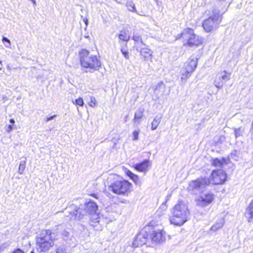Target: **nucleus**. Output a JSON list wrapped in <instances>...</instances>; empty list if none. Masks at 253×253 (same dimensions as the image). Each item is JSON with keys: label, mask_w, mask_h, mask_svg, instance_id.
<instances>
[{"label": "nucleus", "mask_w": 253, "mask_h": 253, "mask_svg": "<svg viewBox=\"0 0 253 253\" xmlns=\"http://www.w3.org/2000/svg\"><path fill=\"white\" fill-rule=\"evenodd\" d=\"M56 253H66L65 248L60 247L57 248Z\"/></svg>", "instance_id": "obj_34"}, {"label": "nucleus", "mask_w": 253, "mask_h": 253, "mask_svg": "<svg viewBox=\"0 0 253 253\" xmlns=\"http://www.w3.org/2000/svg\"><path fill=\"white\" fill-rule=\"evenodd\" d=\"M211 164L214 167H219V169L221 168V161L218 158L212 159Z\"/></svg>", "instance_id": "obj_22"}, {"label": "nucleus", "mask_w": 253, "mask_h": 253, "mask_svg": "<svg viewBox=\"0 0 253 253\" xmlns=\"http://www.w3.org/2000/svg\"><path fill=\"white\" fill-rule=\"evenodd\" d=\"M9 122L12 124L13 125L15 123V121L13 119H10L9 120Z\"/></svg>", "instance_id": "obj_44"}, {"label": "nucleus", "mask_w": 253, "mask_h": 253, "mask_svg": "<svg viewBox=\"0 0 253 253\" xmlns=\"http://www.w3.org/2000/svg\"><path fill=\"white\" fill-rule=\"evenodd\" d=\"M215 18L210 17L203 22V27L206 32H210L211 31L215 26L217 23L215 21L217 19H215Z\"/></svg>", "instance_id": "obj_12"}, {"label": "nucleus", "mask_w": 253, "mask_h": 253, "mask_svg": "<svg viewBox=\"0 0 253 253\" xmlns=\"http://www.w3.org/2000/svg\"><path fill=\"white\" fill-rule=\"evenodd\" d=\"M222 177H224V178L222 179V184L225 182V181L226 180L227 178V174L225 173V171L222 169Z\"/></svg>", "instance_id": "obj_36"}, {"label": "nucleus", "mask_w": 253, "mask_h": 253, "mask_svg": "<svg viewBox=\"0 0 253 253\" xmlns=\"http://www.w3.org/2000/svg\"><path fill=\"white\" fill-rule=\"evenodd\" d=\"M121 51L123 55H124V57L126 59H129V52H128L127 50L124 47L122 46L121 48Z\"/></svg>", "instance_id": "obj_25"}, {"label": "nucleus", "mask_w": 253, "mask_h": 253, "mask_svg": "<svg viewBox=\"0 0 253 253\" xmlns=\"http://www.w3.org/2000/svg\"><path fill=\"white\" fill-rule=\"evenodd\" d=\"M73 103L80 106H83L84 104L83 99L81 97L76 99L74 101H73Z\"/></svg>", "instance_id": "obj_28"}, {"label": "nucleus", "mask_w": 253, "mask_h": 253, "mask_svg": "<svg viewBox=\"0 0 253 253\" xmlns=\"http://www.w3.org/2000/svg\"><path fill=\"white\" fill-rule=\"evenodd\" d=\"M89 215L90 216V219L92 222H99V214L98 213H97V211H96V212H95L94 213H92Z\"/></svg>", "instance_id": "obj_20"}, {"label": "nucleus", "mask_w": 253, "mask_h": 253, "mask_svg": "<svg viewBox=\"0 0 253 253\" xmlns=\"http://www.w3.org/2000/svg\"><path fill=\"white\" fill-rule=\"evenodd\" d=\"M230 73L226 71L222 72V80H228L230 79Z\"/></svg>", "instance_id": "obj_31"}, {"label": "nucleus", "mask_w": 253, "mask_h": 253, "mask_svg": "<svg viewBox=\"0 0 253 253\" xmlns=\"http://www.w3.org/2000/svg\"><path fill=\"white\" fill-rule=\"evenodd\" d=\"M143 116V111L140 109L137 110L134 113V117L133 118V122L134 124H139L140 121H139Z\"/></svg>", "instance_id": "obj_18"}, {"label": "nucleus", "mask_w": 253, "mask_h": 253, "mask_svg": "<svg viewBox=\"0 0 253 253\" xmlns=\"http://www.w3.org/2000/svg\"><path fill=\"white\" fill-rule=\"evenodd\" d=\"M211 183L214 185L221 184V169L213 170L210 179L201 177L191 181L188 189L189 191H201Z\"/></svg>", "instance_id": "obj_2"}, {"label": "nucleus", "mask_w": 253, "mask_h": 253, "mask_svg": "<svg viewBox=\"0 0 253 253\" xmlns=\"http://www.w3.org/2000/svg\"><path fill=\"white\" fill-rule=\"evenodd\" d=\"M67 210L69 213L67 216L71 220H80L84 216L96 212L98 206L95 202L89 200L84 204H81L79 206L72 204L67 208Z\"/></svg>", "instance_id": "obj_1"}, {"label": "nucleus", "mask_w": 253, "mask_h": 253, "mask_svg": "<svg viewBox=\"0 0 253 253\" xmlns=\"http://www.w3.org/2000/svg\"><path fill=\"white\" fill-rule=\"evenodd\" d=\"M69 232H67V231L66 230H64L62 233H61V235L62 236V237L64 238H66V237H68L69 236Z\"/></svg>", "instance_id": "obj_37"}, {"label": "nucleus", "mask_w": 253, "mask_h": 253, "mask_svg": "<svg viewBox=\"0 0 253 253\" xmlns=\"http://www.w3.org/2000/svg\"><path fill=\"white\" fill-rule=\"evenodd\" d=\"M13 129V126L12 125H9L7 127V131L10 132Z\"/></svg>", "instance_id": "obj_41"}, {"label": "nucleus", "mask_w": 253, "mask_h": 253, "mask_svg": "<svg viewBox=\"0 0 253 253\" xmlns=\"http://www.w3.org/2000/svg\"><path fill=\"white\" fill-rule=\"evenodd\" d=\"M30 253H35L34 251H31Z\"/></svg>", "instance_id": "obj_48"}, {"label": "nucleus", "mask_w": 253, "mask_h": 253, "mask_svg": "<svg viewBox=\"0 0 253 253\" xmlns=\"http://www.w3.org/2000/svg\"><path fill=\"white\" fill-rule=\"evenodd\" d=\"M165 85L163 82H159L156 86L154 91V96L156 99L162 97L165 92Z\"/></svg>", "instance_id": "obj_13"}, {"label": "nucleus", "mask_w": 253, "mask_h": 253, "mask_svg": "<svg viewBox=\"0 0 253 253\" xmlns=\"http://www.w3.org/2000/svg\"><path fill=\"white\" fill-rule=\"evenodd\" d=\"M244 132V128L242 127H240L234 129L235 135L236 138L242 136Z\"/></svg>", "instance_id": "obj_21"}, {"label": "nucleus", "mask_w": 253, "mask_h": 253, "mask_svg": "<svg viewBox=\"0 0 253 253\" xmlns=\"http://www.w3.org/2000/svg\"><path fill=\"white\" fill-rule=\"evenodd\" d=\"M0 63L1 64V61L0 60Z\"/></svg>", "instance_id": "obj_50"}, {"label": "nucleus", "mask_w": 253, "mask_h": 253, "mask_svg": "<svg viewBox=\"0 0 253 253\" xmlns=\"http://www.w3.org/2000/svg\"><path fill=\"white\" fill-rule=\"evenodd\" d=\"M56 116V115H54L53 116H51L50 117H47L45 120V122H49V121L50 120H53L55 117Z\"/></svg>", "instance_id": "obj_38"}, {"label": "nucleus", "mask_w": 253, "mask_h": 253, "mask_svg": "<svg viewBox=\"0 0 253 253\" xmlns=\"http://www.w3.org/2000/svg\"><path fill=\"white\" fill-rule=\"evenodd\" d=\"M161 117H158V116L156 117L155 118V119L153 120V122H152L151 129L152 130L156 129L157 128L159 124L161 122Z\"/></svg>", "instance_id": "obj_19"}, {"label": "nucleus", "mask_w": 253, "mask_h": 253, "mask_svg": "<svg viewBox=\"0 0 253 253\" xmlns=\"http://www.w3.org/2000/svg\"><path fill=\"white\" fill-rule=\"evenodd\" d=\"M139 133V130H134L133 132V140H137L138 139V134Z\"/></svg>", "instance_id": "obj_33"}, {"label": "nucleus", "mask_w": 253, "mask_h": 253, "mask_svg": "<svg viewBox=\"0 0 253 253\" xmlns=\"http://www.w3.org/2000/svg\"><path fill=\"white\" fill-rule=\"evenodd\" d=\"M149 234L147 231V228L145 227L141 230L135 237L132 242V247L137 248L146 244L149 242Z\"/></svg>", "instance_id": "obj_11"}, {"label": "nucleus", "mask_w": 253, "mask_h": 253, "mask_svg": "<svg viewBox=\"0 0 253 253\" xmlns=\"http://www.w3.org/2000/svg\"><path fill=\"white\" fill-rule=\"evenodd\" d=\"M198 58L191 56L185 63L181 71V83L184 84L186 80L190 77L191 74L196 69L198 64Z\"/></svg>", "instance_id": "obj_6"}, {"label": "nucleus", "mask_w": 253, "mask_h": 253, "mask_svg": "<svg viewBox=\"0 0 253 253\" xmlns=\"http://www.w3.org/2000/svg\"><path fill=\"white\" fill-rule=\"evenodd\" d=\"M5 247L3 246H0V253L3 252Z\"/></svg>", "instance_id": "obj_42"}, {"label": "nucleus", "mask_w": 253, "mask_h": 253, "mask_svg": "<svg viewBox=\"0 0 253 253\" xmlns=\"http://www.w3.org/2000/svg\"><path fill=\"white\" fill-rule=\"evenodd\" d=\"M127 8L130 11H135V5L132 3H131L127 5Z\"/></svg>", "instance_id": "obj_35"}, {"label": "nucleus", "mask_w": 253, "mask_h": 253, "mask_svg": "<svg viewBox=\"0 0 253 253\" xmlns=\"http://www.w3.org/2000/svg\"><path fill=\"white\" fill-rule=\"evenodd\" d=\"M12 253H24L21 249L18 248L12 252Z\"/></svg>", "instance_id": "obj_39"}, {"label": "nucleus", "mask_w": 253, "mask_h": 253, "mask_svg": "<svg viewBox=\"0 0 253 253\" xmlns=\"http://www.w3.org/2000/svg\"><path fill=\"white\" fill-rule=\"evenodd\" d=\"M147 231L149 234V241L152 243L155 244H161L166 240L165 233L162 230L152 228L150 229L147 228Z\"/></svg>", "instance_id": "obj_9"}, {"label": "nucleus", "mask_w": 253, "mask_h": 253, "mask_svg": "<svg viewBox=\"0 0 253 253\" xmlns=\"http://www.w3.org/2000/svg\"><path fill=\"white\" fill-rule=\"evenodd\" d=\"M181 38L187 41V44L189 46H197L203 42L202 37L194 34L192 29L187 28L183 30L181 33Z\"/></svg>", "instance_id": "obj_7"}, {"label": "nucleus", "mask_w": 253, "mask_h": 253, "mask_svg": "<svg viewBox=\"0 0 253 253\" xmlns=\"http://www.w3.org/2000/svg\"><path fill=\"white\" fill-rule=\"evenodd\" d=\"M221 79V76L218 75L215 78L214 82V84L217 88H220L221 87L220 80Z\"/></svg>", "instance_id": "obj_23"}, {"label": "nucleus", "mask_w": 253, "mask_h": 253, "mask_svg": "<svg viewBox=\"0 0 253 253\" xmlns=\"http://www.w3.org/2000/svg\"><path fill=\"white\" fill-rule=\"evenodd\" d=\"M245 216L248 218L249 222H252L253 220V200L250 203L249 206L246 209Z\"/></svg>", "instance_id": "obj_15"}, {"label": "nucleus", "mask_w": 253, "mask_h": 253, "mask_svg": "<svg viewBox=\"0 0 253 253\" xmlns=\"http://www.w3.org/2000/svg\"><path fill=\"white\" fill-rule=\"evenodd\" d=\"M2 41L3 43H5V47H9L11 45V42H10V40L7 39L6 37H2Z\"/></svg>", "instance_id": "obj_29"}, {"label": "nucleus", "mask_w": 253, "mask_h": 253, "mask_svg": "<svg viewBox=\"0 0 253 253\" xmlns=\"http://www.w3.org/2000/svg\"><path fill=\"white\" fill-rule=\"evenodd\" d=\"M149 160H144L141 163L136 164L135 165V169L139 171H145L149 167Z\"/></svg>", "instance_id": "obj_14"}, {"label": "nucleus", "mask_w": 253, "mask_h": 253, "mask_svg": "<svg viewBox=\"0 0 253 253\" xmlns=\"http://www.w3.org/2000/svg\"><path fill=\"white\" fill-rule=\"evenodd\" d=\"M57 235L51 230H42L36 237L37 249L39 252H46L54 245Z\"/></svg>", "instance_id": "obj_3"}, {"label": "nucleus", "mask_w": 253, "mask_h": 253, "mask_svg": "<svg viewBox=\"0 0 253 253\" xmlns=\"http://www.w3.org/2000/svg\"><path fill=\"white\" fill-rule=\"evenodd\" d=\"M203 189L201 191H192L195 193H200L201 195L196 200L197 205L201 207H205L209 205L213 201V195L210 192H204Z\"/></svg>", "instance_id": "obj_10"}, {"label": "nucleus", "mask_w": 253, "mask_h": 253, "mask_svg": "<svg viewBox=\"0 0 253 253\" xmlns=\"http://www.w3.org/2000/svg\"><path fill=\"white\" fill-rule=\"evenodd\" d=\"M141 55L144 57L145 59L150 57L152 54L151 50L147 47L141 48L140 50Z\"/></svg>", "instance_id": "obj_17"}, {"label": "nucleus", "mask_w": 253, "mask_h": 253, "mask_svg": "<svg viewBox=\"0 0 253 253\" xmlns=\"http://www.w3.org/2000/svg\"><path fill=\"white\" fill-rule=\"evenodd\" d=\"M126 174L128 176H129L130 178L133 177V176L134 175V173H133L131 171L128 170L126 172Z\"/></svg>", "instance_id": "obj_40"}, {"label": "nucleus", "mask_w": 253, "mask_h": 253, "mask_svg": "<svg viewBox=\"0 0 253 253\" xmlns=\"http://www.w3.org/2000/svg\"><path fill=\"white\" fill-rule=\"evenodd\" d=\"M126 45H127V43H125V46H126Z\"/></svg>", "instance_id": "obj_49"}, {"label": "nucleus", "mask_w": 253, "mask_h": 253, "mask_svg": "<svg viewBox=\"0 0 253 253\" xmlns=\"http://www.w3.org/2000/svg\"><path fill=\"white\" fill-rule=\"evenodd\" d=\"M83 20H84V22L85 23L86 26H87V24H88V20H87V19L86 18H85Z\"/></svg>", "instance_id": "obj_43"}, {"label": "nucleus", "mask_w": 253, "mask_h": 253, "mask_svg": "<svg viewBox=\"0 0 253 253\" xmlns=\"http://www.w3.org/2000/svg\"><path fill=\"white\" fill-rule=\"evenodd\" d=\"M132 39L136 42H140L142 44H143V42L141 36L138 34H134Z\"/></svg>", "instance_id": "obj_27"}, {"label": "nucleus", "mask_w": 253, "mask_h": 253, "mask_svg": "<svg viewBox=\"0 0 253 253\" xmlns=\"http://www.w3.org/2000/svg\"><path fill=\"white\" fill-rule=\"evenodd\" d=\"M222 167L223 166V164L224 163H225V159L224 158H222Z\"/></svg>", "instance_id": "obj_45"}, {"label": "nucleus", "mask_w": 253, "mask_h": 253, "mask_svg": "<svg viewBox=\"0 0 253 253\" xmlns=\"http://www.w3.org/2000/svg\"><path fill=\"white\" fill-rule=\"evenodd\" d=\"M80 61L82 67L98 70L101 65L96 55H93L88 50L82 49L79 52Z\"/></svg>", "instance_id": "obj_5"}, {"label": "nucleus", "mask_w": 253, "mask_h": 253, "mask_svg": "<svg viewBox=\"0 0 253 253\" xmlns=\"http://www.w3.org/2000/svg\"><path fill=\"white\" fill-rule=\"evenodd\" d=\"M92 196H93L94 197H95V198H97V197H96V195L95 194H93L92 195Z\"/></svg>", "instance_id": "obj_46"}, {"label": "nucleus", "mask_w": 253, "mask_h": 253, "mask_svg": "<svg viewBox=\"0 0 253 253\" xmlns=\"http://www.w3.org/2000/svg\"><path fill=\"white\" fill-rule=\"evenodd\" d=\"M131 184L125 180H116L109 186L110 190L118 195H125L130 191Z\"/></svg>", "instance_id": "obj_8"}, {"label": "nucleus", "mask_w": 253, "mask_h": 253, "mask_svg": "<svg viewBox=\"0 0 253 253\" xmlns=\"http://www.w3.org/2000/svg\"><path fill=\"white\" fill-rule=\"evenodd\" d=\"M118 36L120 40L119 43H120L121 41L127 42L129 40L130 38L128 31L126 30H122L118 35Z\"/></svg>", "instance_id": "obj_16"}, {"label": "nucleus", "mask_w": 253, "mask_h": 253, "mask_svg": "<svg viewBox=\"0 0 253 253\" xmlns=\"http://www.w3.org/2000/svg\"><path fill=\"white\" fill-rule=\"evenodd\" d=\"M221 227V225L220 223H217L213 225L211 227V230L213 231H216V230L219 229Z\"/></svg>", "instance_id": "obj_32"}, {"label": "nucleus", "mask_w": 253, "mask_h": 253, "mask_svg": "<svg viewBox=\"0 0 253 253\" xmlns=\"http://www.w3.org/2000/svg\"><path fill=\"white\" fill-rule=\"evenodd\" d=\"M26 165V161H21L20 163L19 169H18V173L20 174H22L25 170Z\"/></svg>", "instance_id": "obj_24"}, {"label": "nucleus", "mask_w": 253, "mask_h": 253, "mask_svg": "<svg viewBox=\"0 0 253 253\" xmlns=\"http://www.w3.org/2000/svg\"><path fill=\"white\" fill-rule=\"evenodd\" d=\"M172 216L169 220L171 224L181 226L187 220L190 214L187 206L183 202H178L171 210Z\"/></svg>", "instance_id": "obj_4"}, {"label": "nucleus", "mask_w": 253, "mask_h": 253, "mask_svg": "<svg viewBox=\"0 0 253 253\" xmlns=\"http://www.w3.org/2000/svg\"><path fill=\"white\" fill-rule=\"evenodd\" d=\"M34 3H36L35 0H31Z\"/></svg>", "instance_id": "obj_47"}, {"label": "nucleus", "mask_w": 253, "mask_h": 253, "mask_svg": "<svg viewBox=\"0 0 253 253\" xmlns=\"http://www.w3.org/2000/svg\"><path fill=\"white\" fill-rule=\"evenodd\" d=\"M131 179L133 180L136 185L139 186L141 185V181L137 175L134 174Z\"/></svg>", "instance_id": "obj_26"}, {"label": "nucleus", "mask_w": 253, "mask_h": 253, "mask_svg": "<svg viewBox=\"0 0 253 253\" xmlns=\"http://www.w3.org/2000/svg\"><path fill=\"white\" fill-rule=\"evenodd\" d=\"M96 99L95 97L91 96L90 99V101L88 103V105L91 107H95L96 106Z\"/></svg>", "instance_id": "obj_30"}]
</instances>
